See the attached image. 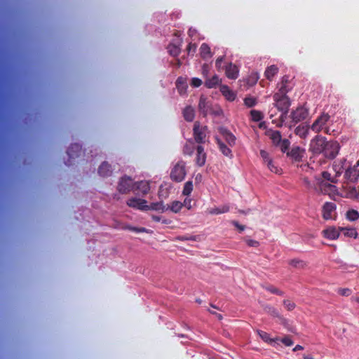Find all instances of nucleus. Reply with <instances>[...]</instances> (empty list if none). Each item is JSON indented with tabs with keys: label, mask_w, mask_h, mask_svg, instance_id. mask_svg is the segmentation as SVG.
Here are the masks:
<instances>
[{
	"label": "nucleus",
	"mask_w": 359,
	"mask_h": 359,
	"mask_svg": "<svg viewBox=\"0 0 359 359\" xmlns=\"http://www.w3.org/2000/svg\"><path fill=\"white\" fill-rule=\"evenodd\" d=\"M198 111L203 117H206L208 114L219 116L222 111L219 107H214L212 102L204 95H201L198 102Z\"/></svg>",
	"instance_id": "nucleus-1"
},
{
	"label": "nucleus",
	"mask_w": 359,
	"mask_h": 359,
	"mask_svg": "<svg viewBox=\"0 0 359 359\" xmlns=\"http://www.w3.org/2000/svg\"><path fill=\"white\" fill-rule=\"evenodd\" d=\"M266 135L270 138L275 147H279L282 152L285 153L290 147V142L287 139H282L280 131L269 129Z\"/></svg>",
	"instance_id": "nucleus-2"
},
{
	"label": "nucleus",
	"mask_w": 359,
	"mask_h": 359,
	"mask_svg": "<svg viewBox=\"0 0 359 359\" xmlns=\"http://www.w3.org/2000/svg\"><path fill=\"white\" fill-rule=\"evenodd\" d=\"M209 130L206 126H201L199 121H195L193 127V137L198 144H203L208 137Z\"/></svg>",
	"instance_id": "nucleus-3"
},
{
	"label": "nucleus",
	"mask_w": 359,
	"mask_h": 359,
	"mask_svg": "<svg viewBox=\"0 0 359 359\" xmlns=\"http://www.w3.org/2000/svg\"><path fill=\"white\" fill-rule=\"evenodd\" d=\"M186 175V163L183 161H180L171 170L170 179L172 181L180 182L184 180Z\"/></svg>",
	"instance_id": "nucleus-4"
},
{
	"label": "nucleus",
	"mask_w": 359,
	"mask_h": 359,
	"mask_svg": "<svg viewBox=\"0 0 359 359\" xmlns=\"http://www.w3.org/2000/svg\"><path fill=\"white\" fill-rule=\"evenodd\" d=\"M273 99L275 102V107L280 111H288L291 102L287 94L276 93L273 96Z\"/></svg>",
	"instance_id": "nucleus-5"
},
{
	"label": "nucleus",
	"mask_w": 359,
	"mask_h": 359,
	"mask_svg": "<svg viewBox=\"0 0 359 359\" xmlns=\"http://www.w3.org/2000/svg\"><path fill=\"white\" fill-rule=\"evenodd\" d=\"M327 142L326 138L317 135L310 142V151L314 154H323Z\"/></svg>",
	"instance_id": "nucleus-6"
},
{
	"label": "nucleus",
	"mask_w": 359,
	"mask_h": 359,
	"mask_svg": "<svg viewBox=\"0 0 359 359\" xmlns=\"http://www.w3.org/2000/svg\"><path fill=\"white\" fill-rule=\"evenodd\" d=\"M309 116V109L303 106L298 107L295 110H292L290 115L292 119V125L290 127L294 126L296 123L305 120Z\"/></svg>",
	"instance_id": "nucleus-7"
},
{
	"label": "nucleus",
	"mask_w": 359,
	"mask_h": 359,
	"mask_svg": "<svg viewBox=\"0 0 359 359\" xmlns=\"http://www.w3.org/2000/svg\"><path fill=\"white\" fill-rule=\"evenodd\" d=\"M339 149V144L337 141H327L323 154L325 158L333 159L338 154Z\"/></svg>",
	"instance_id": "nucleus-8"
},
{
	"label": "nucleus",
	"mask_w": 359,
	"mask_h": 359,
	"mask_svg": "<svg viewBox=\"0 0 359 359\" xmlns=\"http://www.w3.org/2000/svg\"><path fill=\"white\" fill-rule=\"evenodd\" d=\"M67 153L69 158L65 162V164L69 166L73 164V160L81 156V154L82 153L81 146L77 143L72 144L68 148Z\"/></svg>",
	"instance_id": "nucleus-9"
},
{
	"label": "nucleus",
	"mask_w": 359,
	"mask_h": 359,
	"mask_svg": "<svg viewBox=\"0 0 359 359\" xmlns=\"http://www.w3.org/2000/svg\"><path fill=\"white\" fill-rule=\"evenodd\" d=\"M134 189V184L131 177L125 175L120 179L117 189L121 194H128Z\"/></svg>",
	"instance_id": "nucleus-10"
},
{
	"label": "nucleus",
	"mask_w": 359,
	"mask_h": 359,
	"mask_svg": "<svg viewBox=\"0 0 359 359\" xmlns=\"http://www.w3.org/2000/svg\"><path fill=\"white\" fill-rule=\"evenodd\" d=\"M263 309L265 313L270 315L273 318H277L279 320L280 323L283 326H287V320L285 318L275 307L269 304H266L264 306Z\"/></svg>",
	"instance_id": "nucleus-11"
},
{
	"label": "nucleus",
	"mask_w": 359,
	"mask_h": 359,
	"mask_svg": "<svg viewBox=\"0 0 359 359\" xmlns=\"http://www.w3.org/2000/svg\"><path fill=\"white\" fill-rule=\"evenodd\" d=\"M330 118V116L328 114H322L315 120L311 126V129L315 133H319L322 130L323 126L327 123Z\"/></svg>",
	"instance_id": "nucleus-12"
},
{
	"label": "nucleus",
	"mask_w": 359,
	"mask_h": 359,
	"mask_svg": "<svg viewBox=\"0 0 359 359\" xmlns=\"http://www.w3.org/2000/svg\"><path fill=\"white\" fill-rule=\"evenodd\" d=\"M337 205L332 202H326L323 205L322 215L324 219H334L333 214L335 213Z\"/></svg>",
	"instance_id": "nucleus-13"
},
{
	"label": "nucleus",
	"mask_w": 359,
	"mask_h": 359,
	"mask_svg": "<svg viewBox=\"0 0 359 359\" xmlns=\"http://www.w3.org/2000/svg\"><path fill=\"white\" fill-rule=\"evenodd\" d=\"M219 132L229 147H233L236 144V137L229 130L226 128L221 127L219 129Z\"/></svg>",
	"instance_id": "nucleus-14"
},
{
	"label": "nucleus",
	"mask_w": 359,
	"mask_h": 359,
	"mask_svg": "<svg viewBox=\"0 0 359 359\" xmlns=\"http://www.w3.org/2000/svg\"><path fill=\"white\" fill-rule=\"evenodd\" d=\"M127 205L129 207L134 208L140 210H147L144 206H147V201L141 198H131L128 200Z\"/></svg>",
	"instance_id": "nucleus-15"
},
{
	"label": "nucleus",
	"mask_w": 359,
	"mask_h": 359,
	"mask_svg": "<svg viewBox=\"0 0 359 359\" xmlns=\"http://www.w3.org/2000/svg\"><path fill=\"white\" fill-rule=\"evenodd\" d=\"M287 156L290 157L293 161L299 162L303 157L304 150L299 147H292L290 151H287Z\"/></svg>",
	"instance_id": "nucleus-16"
},
{
	"label": "nucleus",
	"mask_w": 359,
	"mask_h": 359,
	"mask_svg": "<svg viewBox=\"0 0 359 359\" xmlns=\"http://www.w3.org/2000/svg\"><path fill=\"white\" fill-rule=\"evenodd\" d=\"M206 153L204 151V148L201 145H198L196 147V163L197 165L201 167L205 165L206 161Z\"/></svg>",
	"instance_id": "nucleus-17"
},
{
	"label": "nucleus",
	"mask_w": 359,
	"mask_h": 359,
	"mask_svg": "<svg viewBox=\"0 0 359 359\" xmlns=\"http://www.w3.org/2000/svg\"><path fill=\"white\" fill-rule=\"evenodd\" d=\"M290 83V78L288 75H285L283 76L281 82L279 85L278 92L279 93L287 94L290 92L292 87L289 85Z\"/></svg>",
	"instance_id": "nucleus-18"
},
{
	"label": "nucleus",
	"mask_w": 359,
	"mask_h": 359,
	"mask_svg": "<svg viewBox=\"0 0 359 359\" xmlns=\"http://www.w3.org/2000/svg\"><path fill=\"white\" fill-rule=\"evenodd\" d=\"M239 70L236 65L229 63L226 66L225 74L226 76L230 79H236L238 76Z\"/></svg>",
	"instance_id": "nucleus-19"
},
{
	"label": "nucleus",
	"mask_w": 359,
	"mask_h": 359,
	"mask_svg": "<svg viewBox=\"0 0 359 359\" xmlns=\"http://www.w3.org/2000/svg\"><path fill=\"white\" fill-rule=\"evenodd\" d=\"M220 92L222 93V95L230 102L233 101L236 97V93L231 90L229 87L226 85H221L219 87Z\"/></svg>",
	"instance_id": "nucleus-20"
},
{
	"label": "nucleus",
	"mask_w": 359,
	"mask_h": 359,
	"mask_svg": "<svg viewBox=\"0 0 359 359\" xmlns=\"http://www.w3.org/2000/svg\"><path fill=\"white\" fill-rule=\"evenodd\" d=\"M144 208H146L147 210H151L156 211H161V212H164L169 210V207H167V205H164L163 201L151 203L150 205L144 206Z\"/></svg>",
	"instance_id": "nucleus-21"
},
{
	"label": "nucleus",
	"mask_w": 359,
	"mask_h": 359,
	"mask_svg": "<svg viewBox=\"0 0 359 359\" xmlns=\"http://www.w3.org/2000/svg\"><path fill=\"white\" fill-rule=\"evenodd\" d=\"M112 168L110 164L104 161L98 168V173L101 177H109L112 174Z\"/></svg>",
	"instance_id": "nucleus-22"
},
{
	"label": "nucleus",
	"mask_w": 359,
	"mask_h": 359,
	"mask_svg": "<svg viewBox=\"0 0 359 359\" xmlns=\"http://www.w3.org/2000/svg\"><path fill=\"white\" fill-rule=\"evenodd\" d=\"M323 237L329 240H335L339 238V232L334 227H330L322 231Z\"/></svg>",
	"instance_id": "nucleus-23"
},
{
	"label": "nucleus",
	"mask_w": 359,
	"mask_h": 359,
	"mask_svg": "<svg viewBox=\"0 0 359 359\" xmlns=\"http://www.w3.org/2000/svg\"><path fill=\"white\" fill-rule=\"evenodd\" d=\"M134 188L142 195H146L150 190L149 183L147 181H140L134 184Z\"/></svg>",
	"instance_id": "nucleus-24"
},
{
	"label": "nucleus",
	"mask_w": 359,
	"mask_h": 359,
	"mask_svg": "<svg viewBox=\"0 0 359 359\" xmlns=\"http://www.w3.org/2000/svg\"><path fill=\"white\" fill-rule=\"evenodd\" d=\"M309 127L308 125L304 123L299 125L294 130V133L297 135L301 138H306L309 134Z\"/></svg>",
	"instance_id": "nucleus-25"
},
{
	"label": "nucleus",
	"mask_w": 359,
	"mask_h": 359,
	"mask_svg": "<svg viewBox=\"0 0 359 359\" xmlns=\"http://www.w3.org/2000/svg\"><path fill=\"white\" fill-rule=\"evenodd\" d=\"M278 72V67L276 65H273L266 69L264 72V76L268 80L272 81Z\"/></svg>",
	"instance_id": "nucleus-26"
},
{
	"label": "nucleus",
	"mask_w": 359,
	"mask_h": 359,
	"mask_svg": "<svg viewBox=\"0 0 359 359\" xmlns=\"http://www.w3.org/2000/svg\"><path fill=\"white\" fill-rule=\"evenodd\" d=\"M215 140L220 151L226 156H232L231 150L218 137H216Z\"/></svg>",
	"instance_id": "nucleus-27"
},
{
	"label": "nucleus",
	"mask_w": 359,
	"mask_h": 359,
	"mask_svg": "<svg viewBox=\"0 0 359 359\" xmlns=\"http://www.w3.org/2000/svg\"><path fill=\"white\" fill-rule=\"evenodd\" d=\"M183 116L184 119L188 122H191L195 117V111L191 106H187L183 110Z\"/></svg>",
	"instance_id": "nucleus-28"
},
{
	"label": "nucleus",
	"mask_w": 359,
	"mask_h": 359,
	"mask_svg": "<svg viewBox=\"0 0 359 359\" xmlns=\"http://www.w3.org/2000/svg\"><path fill=\"white\" fill-rule=\"evenodd\" d=\"M221 80L219 76L217 75H214L211 78L206 79L205 81V86L208 88H215L219 83Z\"/></svg>",
	"instance_id": "nucleus-29"
},
{
	"label": "nucleus",
	"mask_w": 359,
	"mask_h": 359,
	"mask_svg": "<svg viewBox=\"0 0 359 359\" xmlns=\"http://www.w3.org/2000/svg\"><path fill=\"white\" fill-rule=\"evenodd\" d=\"M348 168L346 166V160L342 159L339 163H335L333 165V169L336 172V175H339L342 173L344 170H346Z\"/></svg>",
	"instance_id": "nucleus-30"
},
{
	"label": "nucleus",
	"mask_w": 359,
	"mask_h": 359,
	"mask_svg": "<svg viewBox=\"0 0 359 359\" xmlns=\"http://www.w3.org/2000/svg\"><path fill=\"white\" fill-rule=\"evenodd\" d=\"M200 53H201V57L203 59L211 57V56H212L210 48L205 43H203L201 44V46L200 47Z\"/></svg>",
	"instance_id": "nucleus-31"
},
{
	"label": "nucleus",
	"mask_w": 359,
	"mask_h": 359,
	"mask_svg": "<svg viewBox=\"0 0 359 359\" xmlns=\"http://www.w3.org/2000/svg\"><path fill=\"white\" fill-rule=\"evenodd\" d=\"M176 86L177 88V90L180 94H183L186 92L187 85L186 83L185 79L183 77H179L177 78L176 81Z\"/></svg>",
	"instance_id": "nucleus-32"
},
{
	"label": "nucleus",
	"mask_w": 359,
	"mask_h": 359,
	"mask_svg": "<svg viewBox=\"0 0 359 359\" xmlns=\"http://www.w3.org/2000/svg\"><path fill=\"white\" fill-rule=\"evenodd\" d=\"M251 119L254 122H259L264 118V115L262 111L252 109L250 111Z\"/></svg>",
	"instance_id": "nucleus-33"
},
{
	"label": "nucleus",
	"mask_w": 359,
	"mask_h": 359,
	"mask_svg": "<svg viewBox=\"0 0 359 359\" xmlns=\"http://www.w3.org/2000/svg\"><path fill=\"white\" fill-rule=\"evenodd\" d=\"M169 207V210L175 213L179 212L183 207L182 203L178 201H174L172 202L170 205H167Z\"/></svg>",
	"instance_id": "nucleus-34"
},
{
	"label": "nucleus",
	"mask_w": 359,
	"mask_h": 359,
	"mask_svg": "<svg viewBox=\"0 0 359 359\" xmlns=\"http://www.w3.org/2000/svg\"><path fill=\"white\" fill-rule=\"evenodd\" d=\"M346 217L349 221H356L359 218V212L355 210L351 209L346 212Z\"/></svg>",
	"instance_id": "nucleus-35"
},
{
	"label": "nucleus",
	"mask_w": 359,
	"mask_h": 359,
	"mask_svg": "<svg viewBox=\"0 0 359 359\" xmlns=\"http://www.w3.org/2000/svg\"><path fill=\"white\" fill-rule=\"evenodd\" d=\"M257 334H259V336L260 337V338L265 342L266 343H269V344H272L273 342L275 341L274 339H271L270 337V335L269 334H268L267 332H264V331H262V330H257Z\"/></svg>",
	"instance_id": "nucleus-36"
},
{
	"label": "nucleus",
	"mask_w": 359,
	"mask_h": 359,
	"mask_svg": "<svg viewBox=\"0 0 359 359\" xmlns=\"http://www.w3.org/2000/svg\"><path fill=\"white\" fill-rule=\"evenodd\" d=\"M289 264L297 269H303L306 266V263L303 260L299 259H293L290 260Z\"/></svg>",
	"instance_id": "nucleus-37"
},
{
	"label": "nucleus",
	"mask_w": 359,
	"mask_h": 359,
	"mask_svg": "<svg viewBox=\"0 0 359 359\" xmlns=\"http://www.w3.org/2000/svg\"><path fill=\"white\" fill-rule=\"evenodd\" d=\"M168 50L170 55L174 57L179 55L181 52L180 48L173 44H170L168 46Z\"/></svg>",
	"instance_id": "nucleus-38"
},
{
	"label": "nucleus",
	"mask_w": 359,
	"mask_h": 359,
	"mask_svg": "<svg viewBox=\"0 0 359 359\" xmlns=\"http://www.w3.org/2000/svg\"><path fill=\"white\" fill-rule=\"evenodd\" d=\"M244 104L247 107H253L257 104V100L254 97H246L244 99Z\"/></svg>",
	"instance_id": "nucleus-39"
},
{
	"label": "nucleus",
	"mask_w": 359,
	"mask_h": 359,
	"mask_svg": "<svg viewBox=\"0 0 359 359\" xmlns=\"http://www.w3.org/2000/svg\"><path fill=\"white\" fill-rule=\"evenodd\" d=\"M341 231H344V234L348 237L351 238H356L357 237V231L355 229L353 228H343Z\"/></svg>",
	"instance_id": "nucleus-40"
},
{
	"label": "nucleus",
	"mask_w": 359,
	"mask_h": 359,
	"mask_svg": "<svg viewBox=\"0 0 359 359\" xmlns=\"http://www.w3.org/2000/svg\"><path fill=\"white\" fill-rule=\"evenodd\" d=\"M193 190V183L191 181H188L184 184L182 194L184 196H189Z\"/></svg>",
	"instance_id": "nucleus-41"
},
{
	"label": "nucleus",
	"mask_w": 359,
	"mask_h": 359,
	"mask_svg": "<svg viewBox=\"0 0 359 359\" xmlns=\"http://www.w3.org/2000/svg\"><path fill=\"white\" fill-rule=\"evenodd\" d=\"M265 289L267 291L270 292L271 293L275 294H277L279 296H283L284 294V292L283 291L280 290L279 289L276 288V287H274L273 285L266 286V287H265Z\"/></svg>",
	"instance_id": "nucleus-42"
},
{
	"label": "nucleus",
	"mask_w": 359,
	"mask_h": 359,
	"mask_svg": "<svg viewBox=\"0 0 359 359\" xmlns=\"http://www.w3.org/2000/svg\"><path fill=\"white\" fill-rule=\"evenodd\" d=\"M283 305H284L285 308L287 311H292L296 307V304L293 302H292V301H290L289 299L283 300Z\"/></svg>",
	"instance_id": "nucleus-43"
},
{
	"label": "nucleus",
	"mask_w": 359,
	"mask_h": 359,
	"mask_svg": "<svg viewBox=\"0 0 359 359\" xmlns=\"http://www.w3.org/2000/svg\"><path fill=\"white\" fill-rule=\"evenodd\" d=\"M194 148L188 144H186L183 148V154L184 155L191 156L194 153Z\"/></svg>",
	"instance_id": "nucleus-44"
},
{
	"label": "nucleus",
	"mask_w": 359,
	"mask_h": 359,
	"mask_svg": "<svg viewBox=\"0 0 359 359\" xmlns=\"http://www.w3.org/2000/svg\"><path fill=\"white\" fill-rule=\"evenodd\" d=\"M267 165L268 168L273 172L278 173V168L274 165L273 162L271 160H269L267 163H266Z\"/></svg>",
	"instance_id": "nucleus-45"
},
{
	"label": "nucleus",
	"mask_w": 359,
	"mask_h": 359,
	"mask_svg": "<svg viewBox=\"0 0 359 359\" xmlns=\"http://www.w3.org/2000/svg\"><path fill=\"white\" fill-rule=\"evenodd\" d=\"M245 241L250 247L257 248L259 245V241L255 240L245 238Z\"/></svg>",
	"instance_id": "nucleus-46"
},
{
	"label": "nucleus",
	"mask_w": 359,
	"mask_h": 359,
	"mask_svg": "<svg viewBox=\"0 0 359 359\" xmlns=\"http://www.w3.org/2000/svg\"><path fill=\"white\" fill-rule=\"evenodd\" d=\"M280 341L286 346H290L293 345L294 342L290 337H285L280 339Z\"/></svg>",
	"instance_id": "nucleus-47"
},
{
	"label": "nucleus",
	"mask_w": 359,
	"mask_h": 359,
	"mask_svg": "<svg viewBox=\"0 0 359 359\" xmlns=\"http://www.w3.org/2000/svg\"><path fill=\"white\" fill-rule=\"evenodd\" d=\"M260 156L264 163H267L269 161V160H271L269 157V153L265 150H263V149L260 150Z\"/></svg>",
	"instance_id": "nucleus-48"
},
{
	"label": "nucleus",
	"mask_w": 359,
	"mask_h": 359,
	"mask_svg": "<svg viewBox=\"0 0 359 359\" xmlns=\"http://www.w3.org/2000/svg\"><path fill=\"white\" fill-rule=\"evenodd\" d=\"M338 293L341 296L348 297L351 294V291L348 288H339L338 290Z\"/></svg>",
	"instance_id": "nucleus-49"
},
{
	"label": "nucleus",
	"mask_w": 359,
	"mask_h": 359,
	"mask_svg": "<svg viewBox=\"0 0 359 359\" xmlns=\"http://www.w3.org/2000/svg\"><path fill=\"white\" fill-rule=\"evenodd\" d=\"M202 84V81L201 79H198V78H196V77H194L191 79V85L194 87V88H198L199 86H201Z\"/></svg>",
	"instance_id": "nucleus-50"
},
{
	"label": "nucleus",
	"mask_w": 359,
	"mask_h": 359,
	"mask_svg": "<svg viewBox=\"0 0 359 359\" xmlns=\"http://www.w3.org/2000/svg\"><path fill=\"white\" fill-rule=\"evenodd\" d=\"M196 50V45L195 43H189L187 47V51L188 54L195 53Z\"/></svg>",
	"instance_id": "nucleus-51"
},
{
	"label": "nucleus",
	"mask_w": 359,
	"mask_h": 359,
	"mask_svg": "<svg viewBox=\"0 0 359 359\" xmlns=\"http://www.w3.org/2000/svg\"><path fill=\"white\" fill-rule=\"evenodd\" d=\"M231 224L236 227L238 229V230L239 231V232H242L245 229V226L244 225H242V224H240L237 221H232L231 222Z\"/></svg>",
	"instance_id": "nucleus-52"
},
{
	"label": "nucleus",
	"mask_w": 359,
	"mask_h": 359,
	"mask_svg": "<svg viewBox=\"0 0 359 359\" xmlns=\"http://www.w3.org/2000/svg\"><path fill=\"white\" fill-rule=\"evenodd\" d=\"M287 112L288 111H281V115L280 116V123L277 124L278 127H281L283 126V123L287 117Z\"/></svg>",
	"instance_id": "nucleus-53"
},
{
	"label": "nucleus",
	"mask_w": 359,
	"mask_h": 359,
	"mask_svg": "<svg viewBox=\"0 0 359 359\" xmlns=\"http://www.w3.org/2000/svg\"><path fill=\"white\" fill-rule=\"evenodd\" d=\"M126 229H128L132 231H135V232H137V233H140V232H146L147 230L144 227H142V228H137V227H133V226H127Z\"/></svg>",
	"instance_id": "nucleus-54"
},
{
	"label": "nucleus",
	"mask_w": 359,
	"mask_h": 359,
	"mask_svg": "<svg viewBox=\"0 0 359 359\" xmlns=\"http://www.w3.org/2000/svg\"><path fill=\"white\" fill-rule=\"evenodd\" d=\"M322 177H323V179H325L327 181L334 182V181L332 180V178L331 177V174L327 171H324L322 172Z\"/></svg>",
	"instance_id": "nucleus-55"
},
{
	"label": "nucleus",
	"mask_w": 359,
	"mask_h": 359,
	"mask_svg": "<svg viewBox=\"0 0 359 359\" xmlns=\"http://www.w3.org/2000/svg\"><path fill=\"white\" fill-rule=\"evenodd\" d=\"M209 72V67L208 65H203L202 67V74L204 76H207Z\"/></svg>",
	"instance_id": "nucleus-56"
},
{
	"label": "nucleus",
	"mask_w": 359,
	"mask_h": 359,
	"mask_svg": "<svg viewBox=\"0 0 359 359\" xmlns=\"http://www.w3.org/2000/svg\"><path fill=\"white\" fill-rule=\"evenodd\" d=\"M224 60V57L223 56H221V57H219L217 60H216V62H215V66L217 69H220L221 67V65H222V62Z\"/></svg>",
	"instance_id": "nucleus-57"
},
{
	"label": "nucleus",
	"mask_w": 359,
	"mask_h": 359,
	"mask_svg": "<svg viewBox=\"0 0 359 359\" xmlns=\"http://www.w3.org/2000/svg\"><path fill=\"white\" fill-rule=\"evenodd\" d=\"M191 199L185 198V200L184 201V203H182L183 206H185L188 209H190L191 208Z\"/></svg>",
	"instance_id": "nucleus-58"
},
{
	"label": "nucleus",
	"mask_w": 359,
	"mask_h": 359,
	"mask_svg": "<svg viewBox=\"0 0 359 359\" xmlns=\"http://www.w3.org/2000/svg\"><path fill=\"white\" fill-rule=\"evenodd\" d=\"M303 182H304V184L306 186L307 188L310 189V188L312 187V186H311V183H310V182H309L308 178H304Z\"/></svg>",
	"instance_id": "nucleus-59"
},
{
	"label": "nucleus",
	"mask_w": 359,
	"mask_h": 359,
	"mask_svg": "<svg viewBox=\"0 0 359 359\" xmlns=\"http://www.w3.org/2000/svg\"><path fill=\"white\" fill-rule=\"evenodd\" d=\"M196 33V30L190 28L188 31V34L189 36H193L194 34Z\"/></svg>",
	"instance_id": "nucleus-60"
},
{
	"label": "nucleus",
	"mask_w": 359,
	"mask_h": 359,
	"mask_svg": "<svg viewBox=\"0 0 359 359\" xmlns=\"http://www.w3.org/2000/svg\"><path fill=\"white\" fill-rule=\"evenodd\" d=\"M304 347L301 345H296L295 347L293 348V351H297L299 350H303Z\"/></svg>",
	"instance_id": "nucleus-61"
},
{
	"label": "nucleus",
	"mask_w": 359,
	"mask_h": 359,
	"mask_svg": "<svg viewBox=\"0 0 359 359\" xmlns=\"http://www.w3.org/2000/svg\"><path fill=\"white\" fill-rule=\"evenodd\" d=\"M151 218L155 222H160L161 219V217L157 215H152Z\"/></svg>",
	"instance_id": "nucleus-62"
},
{
	"label": "nucleus",
	"mask_w": 359,
	"mask_h": 359,
	"mask_svg": "<svg viewBox=\"0 0 359 359\" xmlns=\"http://www.w3.org/2000/svg\"><path fill=\"white\" fill-rule=\"evenodd\" d=\"M211 212L213 213V214H221L222 213L221 212V210L219 209V208L215 209Z\"/></svg>",
	"instance_id": "nucleus-63"
},
{
	"label": "nucleus",
	"mask_w": 359,
	"mask_h": 359,
	"mask_svg": "<svg viewBox=\"0 0 359 359\" xmlns=\"http://www.w3.org/2000/svg\"><path fill=\"white\" fill-rule=\"evenodd\" d=\"M304 359H314L311 355H304Z\"/></svg>",
	"instance_id": "nucleus-64"
}]
</instances>
